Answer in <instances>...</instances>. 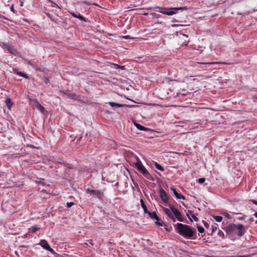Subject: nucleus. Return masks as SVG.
I'll return each mask as SVG.
<instances>
[{"label":"nucleus","instance_id":"nucleus-1","mask_svg":"<svg viewBox=\"0 0 257 257\" xmlns=\"http://www.w3.org/2000/svg\"><path fill=\"white\" fill-rule=\"evenodd\" d=\"M223 229L225 230L226 234L230 236L237 235L240 237L246 232V229L242 224L229 223Z\"/></svg>","mask_w":257,"mask_h":257},{"label":"nucleus","instance_id":"nucleus-2","mask_svg":"<svg viewBox=\"0 0 257 257\" xmlns=\"http://www.w3.org/2000/svg\"><path fill=\"white\" fill-rule=\"evenodd\" d=\"M175 229L180 235L186 238L192 239L195 233L190 226L181 223H177L174 225Z\"/></svg>","mask_w":257,"mask_h":257},{"label":"nucleus","instance_id":"nucleus-3","mask_svg":"<svg viewBox=\"0 0 257 257\" xmlns=\"http://www.w3.org/2000/svg\"><path fill=\"white\" fill-rule=\"evenodd\" d=\"M170 210L168 208L163 207L164 211L172 221L175 222L176 219L180 222L183 221L184 218L182 214L173 205H170Z\"/></svg>","mask_w":257,"mask_h":257},{"label":"nucleus","instance_id":"nucleus-4","mask_svg":"<svg viewBox=\"0 0 257 257\" xmlns=\"http://www.w3.org/2000/svg\"><path fill=\"white\" fill-rule=\"evenodd\" d=\"M136 168L147 179L150 180H154L152 175L142 164L139 159H137V162L135 163Z\"/></svg>","mask_w":257,"mask_h":257},{"label":"nucleus","instance_id":"nucleus-5","mask_svg":"<svg viewBox=\"0 0 257 257\" xmlns=\"http://www.w3.org/2000/svg\"><path fill=\"white\" fill-rule=\"evenodd\" d=\"M86 192L94 198H97L99 200H102L103 193L101 190H93L88 188L86 190Z\"/></svg>","mask_w":257,"mask_h":257},{"label":"nucleus","instance_id":"nucleus-6","mask_svg":"<svg viewBox=\"0 0 257 257\" xmlns=\"http://www.w3.org/2000/svg\"><path fill=\"white\" fill-rule=\"evenodd\" d=\"M187 10V8L186 7H179V8H170L168 9L169 11H160V13L164 14L167 15L168 16H172L173 15H174L176 14V12L173 10Z\"/></svg>","mask_w":257,"mask_h":257},{"label":"nucleus","instance_id":"nucleus-7","mask_svg":"<svg viewBox=\"0 0 257 257\" xmlns=\"http://www.w3.org/2000/svg\"><path fill=\"white\" fill-rule=\"evenodd\" d=\"M39 244L44 249L50 251L52 254H55V251L50 246L48 242L44 239L41 240Z\"/></svg>","mask_w":257,"mask_h":257},{"label":"nucleus","instance_id":"nucleus-8","mask_svg":"<svg viewBox=\"0 0 257 257\" xmlns=\"http://www.w3.org/2000/svg\"><path fill=\"white\" fill-rule=\"evenodd\" d=\"M3 47L4 49H7L12 54L15 56H17L18 55V52L17 51V50L14 48L13 47H11V46L9 45L8 44L6 43H4Z\"/></svg>","mask_w":257,"mask_h":257},{"label":"nucleus","instance_id":"nucleus-9","mask_svg":"<svg viewBox=\"0 0 257 257\" xmlns=\"http://www.w3.org/2000/svg\"><path fill=\"white\" fill-rule=\"evenodd\" d=\"M148 214L149 215L150 217L152 218V219H155L157 220L156 222V224L158 225V226H162L163 224L162 222H160V219L158 215H157L156 212H153L151 213V212H149L148 213Z\"/></svg>","mask_w":257,"mask_h":257},{"label":"nucleus","instance_id":"nucleus-10","mask_svg":"<svg viewBox=\"0 0 257 257\" xmlns=\"http://www.w3.org/2000/svg\"><path fill=\"white\" fill-rule=\"evenodd\" d=\"M160 197L162 200L164 201L165 203L168 202V197L167 193L164 191V190L162 188L160 190Z\"/></svg>","mask_w":257,"mask_h":257},{"label":"nucleus","instance_id":"nucleus-11","mask_svg":"<svg viewBox=\"0 0 257 257\" xmlns=\"http://www.w3.org/2000/svg\"><path fill=\"white\" fill-rule=\"evenodd\" d=\"M65 94L67 96V97L69 98L76 100H80L81 99L80 95H77L76 94L74 93H71L70 92H68L66 93H65Z\"/></svg>","mask_w":257,"mask_h":257},{"label":"nucleus","instance_id":"nucleus-12","mask_svg":"<svg viewBox=\"0 0 257 257\" xmlns=\"http://www.w3.org/2000/svg\"><path fill=\"white\" fill-rule=\"evenodd\" d=\"M222 63V62H197V63L195 64V66H197V64H203L204 65V66L202 67V68H203L204 69H206L207 66L213 65V64H221ZM223 64H225V63H223Z\"/></svg>","mask_w":257,"mask_h":257},{"label":"nucleus","instance_id":"nucleus-13","mask_svg":"<svg viewBox=\"0 0 257 257\" xmlns=\"http://www.w3.org/2000/svg\"><path fill=\"white\" fill-rule=\"evenodd\" d=\"M171 189L173 191L174 194L176 198L179 199H182L183 200L185 199V196H184L181 193H178L175 188H171Z\"/></svg>","mask_w":257,"mask_h":257},{"label":"nucleus","instance_id":"nucleus-14","mask_svg":"<svg viewBox=\"0 0 257 257\" xmlns=\"http://www.w3.org/2000/svg\"><path fill=\"white\" fill-rule=\"evenodd\" d=\"M187 217L189 218L190 221L192 222V220L190 218V215L191 216V217L193 218L194 221H198V218L196 217L194 214H193L192 211L191 210H188L187 213L186 214Z\"/></svg>","mask_w":257,"mask_h":257},{"label":"nucleus","instance_id":"nucleus-15","mask_svg":"<svg viewBox=\"0 0 257 257\" xmlns=\"http://www.w3.org/2000/svg\"><path fill=\"white\" fill-rule=\"evenodd\" d=\"M14 73L20 75V76L24 77L26 79H30L29 76L27 74L23 73L22 72L18 71L17 70H15Z\"/></svg>","mask_w":257,"mask_h":257},{"label":"nucleus","instance_id":"nucleus-16","mask_svg":"<svg viewBox=\"0 0 257 257\" xmlns=\"http://www.w3.org/2000/svg\"><path fill=\"white\" fill-rule=\"evenodd\" d=\"M6 103L7 106L9 108V109H11V107L13 105V102H12L10 98H7L6 100Z\"/></svg>","mask_w":257,"mask_h":257},{"label":"nucleus","instance_id":"nucleus-17","mask_svg":"<svg viewBox=\"0 0 257 257\" xmlns=\"http://www.w3.org/2000/svg\"><path fill=\"white\" fill-rule=\"evenodd\" d=\"M134 124H135V125L136 126V127L139 129V130H141V131H146L147 130V128L143 126V125L138 123L137 122H134Z\"/></svg>","mask_w":257,"mask_h":257},{"label":"nucleus","instance_id":"nucleus-18","mask_svg":"<svg viewBox=\"0 0 257 257\" xmlns=\"http://www.w3.org/2000/svg\"><path fill=\"white\" fill-rule=\"evenodd\" d=\"M140 202H141V206H142V208H143V209L144 210V212L145 213L148 214V213L150 211H148V210L147 209V207L146 205H145L144 200L143 199H141Z\"/></svg>","mask_w":257,"mask_h":257},{"label":"nucleus","instance_id":"nucleus-19","mask_svg":"<svg viewBox=\"0 0 257 257\" xmlns=\"http://www.w3.org/2000/svg\"><path fill=\"white\" fill-rule=\"evenodd\" d=\"M71 14L74 18H77L81 21H85V18L84 17H83L82 16L80 15V14H78L77 15L75 14L74 13H71Z\"/></svg>","mask_w":257,"mask_h":257},{"label":"nucleus","instance_id":"nucleus-20","mask_svg":"<svg viewBox=\"0 0 257 257\" xmlns=\"http://www.w3.org/2000/svg\"><path fill=\"white\" fill-rule=\"evenodd\" d=\"M108 104L111 106V107H114V106H116L117 107H121L123 106L122 104H119V103H115V102H108Z\"/></svg>","mask_w":257,"mask_h":257},{"label":"nucleus","instance_id":"nucleus-21","mask_svg":"<svg viewBox=\"0 0 257 257\" xmlns=\"http://www.w3.org/2000/svg\"><path fill=\"white\" fill-rule=\"evenodd\" d=\"M112 65L115 69H121L122 70L125 69V66H121L115 63H112Z\"/></svg>","mask_w":257,"mask_h":257},{"label":"nucleus","instance_id":"nucleus-22","mask_svg":"<svg viewBox=\"0 0 257 257\" xmlns=\"http://www.w3.org/2000/svg\"><path fill=\"white\" fill-rule=\"evenodd\" d=\"M36 107L39 109L41 112H44L45 110L44 107L39 103L37 102Z\"/></svg>","mask_w":257,"mask_h":257},{"label":"nucleus","instance_id":"nucleus-23","mask_svg":"<svg viewBox=\"0 0 257 257\" xmlns=\"http://www.w3.org/2000/svg\"><path fill=\"white\" fill-rule=\"evenodd\" d=\"M155 166L159 170H160L161 171H164L163 167L157 163H155Z\"/></svg>","mask_w":257,"mask_h":257},{"label":"nucleus","instance_id":"nucleus-24","mask_svg":"<svg viewBox=\"0 0 257 257\" xmlns=\"http://www.w3.org/2000/svg\"><path fill=\"white\" fill-rule=\"evenodd\" d=\"M213 218L217 222H220L222 220V217L221 216H214Z\"/></svg>","mask_w":257,"mask_h":257},{"label":"nucleus","instance_id":"nucleus-25","mask_svg":"<svg viewBox=\"0 0 257 257\" xmlns=\"http://www.w3.org/2000/svg\"><path fill=\"white\" fill-rule=\"evenodd\" d=\"M217 234L219 236L221 237L222 238H224V233L220 230L218 231Z\"/></svg>","mask_w":257,"mask_h":257},{"label":"nucleus","instance_id":"nucleus-26","mask_svg":"<svg viewBox=\"0 0 257 257\" xmlns=\"http://www.w3.org/2000/svg\"><path fill=\"white\" fill-rule=\"evenodd\" d=\"M217 224L212 226V232L210 233V235H212L213 233L217 230Z\"/></svg>","mask_w":257,"mask_h":257},{"label":"nucleus","instance_id":"nucleus-27","mask_svg":"<svg viewBox=\"0 0 257 257\" xmlns=\"http://www.w3.org/2000/svg\"><path fill=\"white\" fill-rule=\"evenodd\" d=\"M197 229L200 233H203L204 231V229L201 226H198Z\"/></svg>","mask_w":257,"mask_h":257},{"label":"nucleus","instance_id":"nucleus-28","mask_svg":"<svg viewBox=\"0 0 257 257\" xmlns=\"http://www.w3.org/2000/svg\"><path fill=\"white\" fill-rule=\"evenodd\" d=\"M222 214L225 217L227 218V219H230L231 218L230 215L227 212H223Z\"/></svg>","mask_w":257,"mask_h":257},{"label":"nucleus","instance_id":"nucleus-29","mask_svg":"<svg viewBox=\"0 0 257 257\" xmlns=\"http://www.w3.org/2000/svg\"><path fill=\"white\" fill-rule=\"evenodd\" d=\"M205 178H199L198 180V182L200 183V184H202L204 182H205Z\"/></svg>","mask_w":257,"mask_h":257},{"label":"nucleus","instance_id":"nucleus-30","mask_svg":"<svg viewBox=\"0 0 257 257\" xmlns=\"http://www.w3.org/2000/svg\"><path fill=\"white\" fill-rule=\"evenodd\" d=\"M28 63L34 67H35V68L37 67V66L35 65V64L34 62H31V61H28Z\"/></svg>","mask_w":257,"mask_h":257},{"label":"nucleus","instance_id":"nucleus-31","mask_svg":"<svg viewBox=\"0 0 257 257\" xmlns=\"http://www.w3.org/2000/svg\"><path fill=\"white\" fill-rule=\"evenodd\" d=\"M74 203L72 202H68L67 203V206L69 208L71 207V206H72L73 205H74Z\"/></svg>","mask_w":257,"mask_h":257},{"label":"nucleus","instance_id":"nucleus-32","mask_svg":"<svg viewBox=\"0 0 257 257\" xmlns=\"http://www.w3.org/2000/svg\"><path fill=\"white\" fill-rule=\"evenodd\" d=\"M43 79L46 84L49 82V79L48 77H44Z\"/></svg>","mask_w":257,"mask_h":257},{"label":"nucleus","instance_id":"nucleus-33","mask_svg":"<svg viewBox=\"0 0 257 257\" xmlns=\"http://www.w3.org/2000/svg\"><path fill=\"white\" fill-rule=\"evenodd\" d=\"M83 3H84V4H86V5H96V4H92V3H89V2H87V1H84Z\"/></svg>","mask_w":257,"mask_h":257},{"label":"nucleus","instance_id":"nucleus-34","mask_svg":"<svg viewBox=\"0 0 257 257\" xmlns=\"http://www.w3.org/2000/svg\"><path fill=\"white\" fill-rule=\"evenodd\" d=\"M32 230L33 232H35L36 231L38 230V228L37 227V226H33L32 227Z\"/></svg>","mask_w":257,"mask_h":257},{"label":"nucleus","instance_id":"nucleus-35","mask_svg":"<svg viewBox=\"0 0 257 257\" xmlns=\"http://www.w3.org/2000/svg\"><path fill=\"white\" fill-rule=\"evenodd\" d=\"M204 226H205L206 228H209V224H208V223H207V222H204Z\"/></svg>","mask_w":257,"mask_h":257},{"label":"nucleus","instance_id":"nucleus-36","mask_svg":"<svg viewBox=\"0 0 257 257\" xmlns=\"http://www.w3.org/2000/svg\"><path fill=\"white\" fill-rule=\"evenodd\" d=\"M155 9H161V10H166L167 8H162V7H156L155 8Z\"/></svg>","mask_w":257,"mask_h":257},{"label":"nucleus","instance_id":"nucleus-37","mask_svg":"<svg viewBox=\"0 0 257 257\" xmlns=\"http://www.w3.org/2000/svg\"><path fill=\"white\" fill-rule=\"evenodd\" d=\"M244 217H245V215H243L242 217H240L238 218V219L239 220H242L244 219Z\"/></svg>","mask_w":257,"mask_h":257},{"label":"nucleus","instance_id":"nucleus-38","mask_svg":"<svg viewBox=\"0 0 257 257\" xmlns=\"http://www.w3.org/2000/svg\"><path fill=\"white\" fill-rule=\"evenodd\" d=\"M253 204L257 205V201L254 200H250Z\"/></svg>","mask_w":257,"mask_h":257},{"label":"nucleus","instance_id":"nucleus-39","mask_svg":"<svg viewBox=\"0 0 257 257\" xmlns=\"http://www.w3.org/2000/svg\"><path fill=\"white\" fill-rule=\"evenodd\" d=\"M165 226H166V230L168 231H170V230H171V227H170V228H168V227L166 225H165Z\"/></svg>","mask_w":257,"mask_h":257},{"label":"nucleus","instance_id":"nucleus-40","mask_svg":"<svg viewBox=\"0 0 257 257\" xmlns=\"http://www.w3.org/2000/svg\"><path fill=\"white\" fill-rule=\"evenodd\" d=\"M88 241L89 242V243L90 244H91L92 245H93V243H92V239H90V240H88Z\"/></svg>","mask_w":257,"mask_h":257},{"label":"nucleus","instance_id":"nucleus-41","mask_svg":"<svg viewBox=\"0 0 257 257\" xmlns=\"http://www.w3.org/2000/svg\"><path fill=\"white\" fill-rule=\"evenodd\" d=\"M123 38L125 39H128L130 38V36H124Z\"/></svg>","mask_w":257,"mask_h":257},{"label":"nucleus","instance_id":"nucleus-42","mask_svg":"<svg viewBox=\"0 0 257 257\" xmlns=\"http://www.w3.org/2000/svg\"><path fill=\"white\" fill-rule=\"evenodd\" d=\"M11 10L12 11H13V12H14V5H12L11 7Z\"/></svg>","mask_w":257,"mask_h":257},{"label":"nucleus","instance_id":"nucleus-43","mask_svg":"<svg viewBox=\"0 0 257 257\" xmlns=\"http://www.w3.org/2000/svg\"><path fill=\"white\" fill-rule=\"evenodd\" d=\"M44 180V179H41V180L39 181H38L37 182L38 184H41V183H43V181Z\"/></svg>","mask_w":257,"mask_h":257},{"label":"nucleus","instance_id":"nucleus-44","mask_svg":"<svg viewBox=\"0 0 257 257\" xmlns=\"http://www.w3.org/2000/svg\"><path fill=\"white\" fill-rule=\"evenodd\" d=\"M87 245H88L87 243H84L83 244V246L84 247H86Z\"/></svg>","mask_w":257,"mask_h":257},{"label":"nucleus","instance_id":"nucleus-45","mask_svg":"<svg viewBox=\"0 0 257 257\" xmlns=\"http://www.w3.org/2000/svg\"><path fill=\"white\" fill-rule=\"evenodd\" d=\"M254 216H255V217H256V218H257V212H255L254 213Z\"/></svg>","mask_w":257,"mask_h":257},{"label":"nucleus","instance_id":"nucleus-46","mask_svg":"<svg viewBox=\"0 0 257 257\" xmlns=\"http://www.w3.org/2000/svg\"><path fill=\"white\" fill-rule=\"evenodd\" d=\"M250 221H252L253 220V218H250Z\"/></svg>","mask_w":257,"mask_h":257},{"label":"nucleus","instance_id":"nucleus-47","mask_svg":"<svg viewBox=\"0 0 257 257\" xmlns=\"http://www.w3.org/2000/svg\"><path fill=\"white\" fill-rule=\"evenodd\" d=\"M151 15L153 16L154 15H156V14L155 13H152V14H151Z\"/></svg>","mask_w":257,"mask_h":257},{"label":"nucleus","instance_id":"nucleus-48","mask_svg":"<svg viewBox=\"0 0 257 257\" xmlns=\"http://www.w3.org/2000/svg\"><path fill=\"white\" fill-rule=\"evenodd\" d=\"M106 112V113H109V111L108 110H107Z\"/></svg>","mask_w":257,"mask_h":257},{"label":"nucleus","instance_id":"nucleus-49","mask_svg":"<svg viewBox=\"0 0 257 257\" xmlns=\"http://www.w3.org/2000/svg\"><path fill=\"white\" fill-rule=\"evenodd\" d=\"M255 223L257 224V220L255 221Z\"/></svg>","mask_w":257,"mask_h":257},{"label":"nucleus","instance_id":"nucleus-50","mask_svg":"<svg viewBox=\"0 0 257 257\" xmlns=\"http://www.w3.org/2000/svg\"><path fill=\"white\" fill-rule=\"evenodd\" d=\"M148 15V14H147V13H145V14H144V15Z\"/></svg>","mask_w":257,"mask_h":257}]
</instances>
